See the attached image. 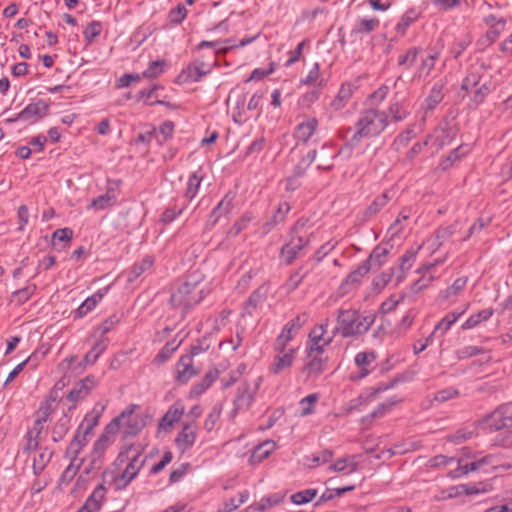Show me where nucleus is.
Returning a JSON list of instances; mask_svg holds the SVG:
<instances>
[{
    "label": "nucleus",
    "instance_id": "nucleus-43",
    "mask_svg": "<svg viewBox=\"0 0 512 512\" xmlns=\"http://www.w3.org/2000/svg\"><path fill=\"white\" fill-rule=\"evenodd\" d=\"M389 253V250L385 246H376L371 252L369 258L366 261H369V264L372 266H381L384 264L386 257Z\"/></svg>",
    "mask_w": 512,
    "mask_h": 512
},
{
    "label": "nucleus",
    "instance_id": "nucleus-31",
    "mask_svg": "<svg viewBox=\"0 0 512 512\" xmlns=\"http://www.w3.org/2000/svg\"><path fill=\"white\" fill-rule=\"evenodd\" d=\"M301 85H312L315 88L322 89L326 85V81L321 76L320 66L314 63L307 76L300 80Z\"/></svg>",
    "mask_w": 512,
    "mask_h": 512
},
{
    "label": "nucleus",
    "instance_id": "nucleus-36",
    "mask_svg": "<svg viewBox=\"0 0 512 512\" xmlns=\"http://www.w3.org/2000/svg\"><path fill=\"white\" fill-rule=\"evenodd\" d=\"M82 464V460L79 458H72L70 464L66 467V469L63 471L60 479H59V486L63 487L68 485L73 478L76 476L78 469L80 468Z\"/></svg>",
    "mask_w": 512,
    "mask_h": 512
},
{
    "label": "nucleus",
    "instance_id": "nucleus-44",
    "mask_svg": "<svg viewBox=\"0 0 512 512\" xmlns=\"http://www.w3.org/2000/svg\"><path fill=\"white\" fill-rule=\"evenodd\" d=\"M41 428L32 427L26 435V444L24 450L27 452H36L39 447V435L41 434Z\"/></svg>",
    "mask_w": 512,
    "mask_h": 512
},
{
    "label": "nucleus",
    "instance_id": "nucleus-32",
    "mask_svg": "<svg viewBox=\"0 0 512 512\" xmlns=\"http://www.w3.org/2000/svg\"><path fill=\"white\" fill-rule=\"evenodd\" d=\"M52 458V452L47 448H39L33 456V471L40 474Z\"/></svg>",
    "mask_w": 512,
    "mask_h": 512
},
{
    "label": "nucleus",
    "instance_id": "nucleus-45",
    "mask_svg": "<svg viewBox=\"0 0 512 512\" xmlns=\"http://www.w3.org/2000/svg\"><path fill=\"white\" fill-rule=\"evenodd\" d=\"M389 114L394 121H402L409 114V110L404 103L396 101L390 104Z\"/></svg>",
    "mask_w": 512,
    "mask_h": 512
},
{
    "label": "nucleus",
    "instance_id": "nucleus-25",
    "mask_svg": "<svg viewBox=\"0 0 512 512\" xmlns=\"http://www.w3.org/2000/svg\"><path fill=\"white\" fill-rule=\"evenodd\" d=\"M494 310L492 308H485L477 313L471 314L461 325V330H471L477 328L482 323L488 321L493 316Z\"/></svg>",
    "mask_w": 512,
    "mask_h": 512
},
{
    "label": "nucleus",
    "instance_id": "nucleus-17",
    "mask_svg": "<svg viewBox=\"0 0 512 512\" xmlns=\"http://www.w3.org/2000/svg\"><path fill=\"white\" fill-rule=\"evenodd\" d=\"M106 487L99 484L76 512H99L106 498Z\"/></svg>",
    "mask_w": 512,
    "mask_h": 512
},
{
    "label": "nucleus",
    "instance_id": "nucleus-61",
    "mask_svg": "<svg viewBox=\"0 0 512 512\" xmlns=\"http://www.w3.org/2000/svg\"><path fill=\"white\" fill-rule=\"evenodd\" d=\"M464 488L463 484L451 486L441 492V495L439 496V499H451L456 498L464 495Z\"/></svg>",
    "mask_w": 512,
    "mask_h": 512
},
{
    "label": "nucleus",
    "instance_id": "nucleus-33",
    "mask_svg": "<svg viewBox=\"0 0 512 512\" xmlns=\"http://www.w3.org/2000/svg\"><path fill=\"white\" fill-rule=\"evenodd\" d=\"M461 316H463V312H449L436 324L433 333H440V335H444Z\"/></svg>",
    "mask_w": 512,
    "mask_h": 512
},
{
    "label": "nucleus",
    "instance_id": "nucleus-38",
    "mask_svg": "<svg viewBox=\"0 0 512 512\" xmlns=\"http://www.w3.org/2000/svg\"><path fill=\"white\" fill-rule=\"evenodd\" d=\"M419 17V13L416 9H408L400 18L395 29L399 35H404L408 27L414 23Z\"/></svg>",
    "mask_w": 512,
    "mask_h": 512
},
{
    "label": "nucleus",
    "instance_id": "nucleus-1",
    "mask_svg": "<svg viewBox=\"0 0 512 512\" xmlns=\"http://www.w3.org/2000/svg\"><path fill=\"white\" fill-rule=\"evenodd\" d=\"M146 462L144 448L139 444L124 445L114 463L113 470L105 473L116 491L125 489L139 474Z\"/></svg>",
    "mask_w": 512,
    "mask_h": 512
},
{
    "label": "nucleus",
    "instance_id": "nucleus-3",
    "mask_svg": "<svg viewBox=\"0 0 512 512\" xmlns=\"http://www.w3.org/2000/svg\"><path fill=\"white\" fill-rule=\"evenodd\" d=\"M372 323L371 317L363 316L355 310H343L338 315L334 333H340L343 337L360 335L368 331Z\"/></svg>",
    "mask_w": 512,
    "mask_h": 512
},
{
    "label": "nucleus",
    "instance_id": "nucleus-11",
    "mask_svg": "<svg viewBox=\"0 0 512 512\" xmlns=\"http://www.w3.org/2000/svg\"><path fill=\"white\" fill-rule=\"evenodd\" d=\"M376 353L374 351H361L356 354L354 362L358 371L350 375V379L358 381L368 376L373 370L376 362Z\"/></svg>",
    "mask_w": 512,
    "mask_h": 512
},
{
    "label": "nucleus",
    "instance_id": "nucleus-20",
    "mask_svg": "<svg viewBox=\"0 0 512 512\" xmlns=\"http://www.w3.org/2000/svg\"><path fill=\"white\" fill-rule=\"evenodd\" d=\"M196 440V426L194 424H185L175 439L177 448L184 453L190 449Z\"/></svg>",
    "mask_w": 512,
    "mask_h": 512
},
{
    "label": "nucleus",
    "instance_id": "nucleus-39",
    "mask_svg": "<svg viewBox=\"0 0 512 512\" xmlns=\"http://www.w3.org/2000/svg\"><path fill=\"white\" fill-rule=\"evenodd\" d=\"M443 99V85L442 84H435L429 95L424 101V108L426 110H432L434 109Z\"/></svg>",
    "mask_w": 512,
    "mask_h": 512
},
{
    "label": "nucleus",
    "instance_id": "nucleus-22",
    "mask_svg": "<svg viewBox=\"0 0 512 512\" xmlns=\"http://www.w3.org/2000/svg\"><path fill=\"white\" fill-rule=\"evenodd\" d=\"M195 374L196 370L193 368L192 357L190 355L182 356L176 365V380L181 383H186Z\"/></svg>",
    "mask_w": 512,
    "mask_h": 512
},
{
    "label": "nucleus",
    "instance_id": "nucleus-23",
    "mask_svg": "<svg viewBox=\"0 0 512 512\" xmlns=\"http://www.w3.org/2000/svg\"><path fill=\"white\" fill-rule=\"evenodd\" d=\"M358 470V461L355 455L337 459L328 467L329 472H337L345 475L352 474Z\"/></svg>",
    "mask_w": 512,
    "mask_h": 512
},
{
    "label": "nucleus",
    "instance_id": "nucleus-42",
    "mask_svg": "<svg viewBox=\"0 0 512 512\" xmlns=\"http://www.w3.org/2000/svg\"><path fill=\"white\" fill-rule=\"evenodd\" d=\"M202 182V175L199 171L194 172L188 179L185 197L192 200L197 194Z\"/></svg>",
    "mask_w": 512,
    "mask_h": 512
},
{
    "label": "nucleus",
    "instance_id": "nucleus-64",
    "mask_svg": "<svg viewBox=\"0 0 512 512\" xmlns=\"http://www.w3.org/2000/svg\"><path fill=\"white\" fill-rule=\"evenodd\" d=\"M480 82V75L477 72L471 71L463 80L462 88L467 92L473 90Z\"/></svg>",
    "mask_w": 512,
    "mask_h": 512
},
{
    "label": "nucleus",
    "instance_id": "nucleus-49",
    "mask_svg": "<svg viewBox=\"0 0 512 512\" xmlns=\"http://www.w3.org/2000/svg\"><path fill=\"white\" fill-rule=\"evenodd\" d=\"M69 430V418L67 416H63L59 419V421L56 423L55 427L53 428L52 432V439L55 442H58L63 439V437L66 435V433Z\"/></svg>",
    "mask_w": 512,
    "mask_h": 512
},
{
    "label": "nucleus",
    "instance_id": "nucleus-2",
    "mask_svg": "<svg viewBox=\"0 0 512 512\" xmlns=\"http://www.w3.org/2000/svg\"><path fill=\"white\" fill-rule=\"evenodd\" d=\"M387 125L388 118L384 111L377 109L363 111L355 124V131L350 139V143L339 151L338 156L349 158L351 156L350 146L358 144L363 139L378 136Z\"/></svg>",
    "mask_w": 512,
    "mask_h": 512
},
{
    "label": "nucleus",
    "instance_id": "nucleus-60",
    "mask_svg": "<svg viewBox=\"0 0 512 512\" xmlns=\"http://www.w3.org/2000/svg\"><path fill=\"white\" fill-rule=\"evenodd\" d=\"M444 135H445V129L438 128L434 131V134L432 136H430L428 141H426L424 144L425 145H427V144L435 145L437 147V149L441 148L442 146H444L447 143L446 139H444Z\"/></svg>",
    "mask_w": 512,
    "mask_h": 512
},
{
    "label": "nucleus",
    "instance_id": "nucleus-19",
    "mask_svg": "<svg viewBox=\"0 0 512 512\" xmlns=\"http://www.w3.org/2000/svg\"><path fill=\"white\" fill-rule=\"evenodd\" d=\"M106 408V404L103 402H97L91 411H89L78 429L82 430L86 434H91L93 429L98 425L99 419Z\"/></svg>",
    "mask_w": 512,
    "mask_h": 512
},
{
    "label": "nucleus",
    "instance_id": "nucleus-8",
    "mask_svg": "<svg viewBox=\"0 0 512 512\" xmlns=\"http://www.w3.org/2000/svg\"><path fill=\"white\" fill-rule=\"evenodd\" d=\"M510 427H512V404L500 405L479 423V428L487 432Z\"/></svg>",
    "mask_w": 512,
    "mask_h": 512
},
{
    "label": "nucleus",
    "instance_id": "nucleus-63",
    "mask_svg": "<svg viewBox=\"0 0 512 512\" xmlns=\"http://www.w3.org/2000/svg\"><path fill=\"white\" fill-rule=\"evenodd\" d=\"M73 237V231L70 228L57 229L52 235V241L55 245L57 241L68 243Z\"/></svg>",
    "mask_w": 512,
    "mask_h": 512
},
{
    "label": "nucleus",
    "instance_id": "nucleus-34",
    "mask_svg": "<svg viewBox=\"0 0 512 512\" xmlns=\"http://www.w3.org/2000/svg\"><path fill=\"white\" fill-rule=\"evenodd\" d=\"M333 458V452L331 450L325 449L318 451L312 455L306 456L304 459V464L308 468H315L322 464L328 463Z\"/></svg>",
    "mask_w": 512,
    "mask_h": 512
},
{
    "label": "nucleus",
    "instance_id": "nucleus-40",
    "mask_svg": "<svg viewBox=\"0 0 512 512\" xmlns=\"http://www.w3.org/2000/svg\"><path fill=\"white\" fill-rule=\"evenodd\" d=\"M485 22L490 26L487 36L494 41L505 29V20L503 18L496 19L495 16L489 15L485 18Z\"/></svg>",
    "mask_w": 512,
    "mask_h": 512
},
{
    "label": "nucleus",
    "instance_id": "nucleus-4",
    "mask_svg": "<svg viewBox=\"0 0 512 512\" xmlns=\"http://www.w3.org/2000/svg\"><path fill=\"white\" fill-rule=\"evenodd\" d=\"M203 289L196 281L180 283L172 292L171 304L178 309L186 310L203 299Z\"/></svg>",
    "mask_w": 512,
    "mask_h": 512
},
{
    "label": "nucleus",
    "instance_id": "nucleus-54",
    "mask_svg": "<svg viewBox=\"0 0 512 512\" xmlns=\"http://www.w3.org/2000/svg\"><path fill=\"white\" fill-rule=\"evenodd\" d=\"M289 211H290L289 203L285 202V201L280 202L277 207L276 212L273 215L272 222L267 224L269 226L267 230H270V228L273 225L282 222L285 219V217Z\"/></svg>",
    "mask_w": 512,
    "mask_h": 512
},
{
    "label": "nucleus",
    "instance_id": "nucleus-7",
    "mask_svg": "<svg viewBox=\"0 0 512 512\" xmlns=\"http://www.w3.org/2000/svg\"><path fill=\"white\" fill-rule=\"evenodd\" d=\"M261 383L262 378L256 377L250 381L246 380L238 386L236 396L233 401V409L231 412L232 417H235L238 413L247 411L250 408Z\"/></svg>",
    "mask_w": 512,
    "mask_h": 512
},
{
    "label": "nucleus",
    "instance_id": "nucleus-37",
    "mask_svg": "<svg viewBox=\"0 0 512 512\" xmlns=\"http://www.w3.org/2000/svg\"><path fill=\"white\" fill-rule=\"evenodd\" d=\"M371 265L369 261H363L346 278L345 283L358 285L362 279L369 273Z\"/></svg>",
    "mask_w": 512,
    "mask_h": 512
},
{
    "label": "nucleus",
    "instance_id": "nucleus-50",
    "mask_svg": "<svg viewBox=\"0 0 512 512\" xmlns=\"http://www.w3.org/2000/svg\"><path fill=\"white\" fill-rule=\"evenodd\" d=\"M431 3L440 11L448 12L466 4V0H430Z\"/></svg>",
    "mask_w": 512,
    "mask_h": 512
},
{
    "label": "nucleus",
    "instance_id": "nucleus-41",
    "mask_svg": "<svg viewBox=\"0 0 512 512\" xmlns=\"http://www.w3.org/2000/svg\"><path fill=\"white\" fill-rule=\"evenodd\" d=\"M464 488V495H479V494H485L492 490V485L487 482H478V483H468L463 484Z\"/></svg>",
    "mask_w": 512,
    "mask_h": 512
},
{
    "label": "nucleus",
    "instance_id": "nucleus-27",
    "mask_svg": "<svg viewBox=\"0 0 512 512\" xmlns=\"http://www.w3.org/2000/svg\"><path fill=\"white\" fill-rule=\"evenodd\" d=\"M276 449V443L272 440L264 441L256 446L250 456L249 462L256 465L265 460Z\"/></svg>",
    "mask_w": 512,
    "mask_h": 512
},
{
    "label": "nucleus",
    "instance_id": "nucleus-46",
    "mask_svg": "<svg viewBox=\"0 0 512 512\" xmlns=\"http://www.w3.org/2000/svg\"><path fill=\"white\" fill-rule=\"evenodd\" d=\"M35 290L36 286L34 284L27 285L26 287L13 293L12 302H15L18 305L24 304L32 297Z\"/></svg>",
    "mask_w": 512,
    "mask_h": 512
},
{
    "label": "nucleus",
    "instance_id": "nucleus-52",
    "mask_svg": "<svg viewBox=\"0 0 512 512\" xmlns=\"http://www.w3.org/2000/svg\"><path fill=\"white\" fill-rule=\"evenodd\" d=\"M51 415L50 405L47 403L41 404L37 413L33 427L41 428V431L44 428V424L48 421Z\"/></svg>",
    "mask_w": 512,
    "mask_h": 512
},
{
    "label": "nucleus",
    "instance_id": "nucleus-18",
    "mask_svg": "<svg viewBox=\"0 0 512 512\" xmlns=\"http://www.w3.org/2000/svg\"><path fill=\"white\" fill-rule=\"evenodd\" d=\"M317 129V119L313 117L306 118L296 126L294 137L297 142L307 143L316 133Z\"/></svg>",
    "mask_w": 512,
    "mask_h": 512
},
{
    "label": "nucleus",
    "instance_id": "nucleus-29",
    "mask_svg": "<svg viewBox=\"0 0 512 512\" xmlns=\"http://www.w3.org/2000/svg\"><path fill=\"white\" fill-rule=\"evenodd\" d=\"M88 437L89 434H86L80 429H77L76 434L73 438V440L70 442L66 455L68 457L72 458H78L79 453L82 451V449L87 445L88 443Z\"/></svg>",
    "mask_w": 512,
    "mask_h": 512
},
{
    "label": "nucleus",
    "instance_id": "nucleus-35",
    "mask_svg": "<svg viewBox=\"0 0 512 512\" xmlns=\"http://www.w3.org/2000/svg\"><path fill=\"white\" fill-rule=\"evenodd\" d=\"M380 25V21L379 19L373 17V18H368V17H361L359 19H357L355 25H354V28H353V32L357 33V34H369L371 32H373L374 30H376Z\"/></svg>",
    "mask_w": 512,
    "mask_h": 512
},
{
    "label": "nucleus",
    "instance_id": "nucleus-16",
    "mask_svg": "<svg viewBox=\"0 0 512 512\" xmlns=\"http://www.w3.org/2000/svg\"><path fill=\"white\" fill-rule=\"evenodd\" d=\"M304 319L300 316H297L286 323V325L281 330L280 334L277 336L274 345L283 346V347H293L290 345V342L295 338V336L299 333Z\"/></svg>",
    "mask_w": 512,
    "mask_h": 512
},
{
    "label": "nucleus",
    "instance_id": "nucleus-26",
    "mask_svg": "<svg viewBox=\"0 0 512 512\" xmlns=\"http://www.w3.org/2000/svg\"><path fill=\"white\" fill-rule=\"evenodd\" d=\"M107 290V288L100 289L92 296L88 297L75 311V317L82 318L92 311L106 295Z\"/></svg>",
    "mask_w": 512,
    "mask_h": 512
},
{
    "label": "nucleus",
    "instance_id": "nucleus-53",
    "mask_svg": "<svg viewBox=\"0 0 512 512\" xmlns=\"http://www.w3.org/2000/svg\"><path fill=\"white\" fill-rule=\"evenodd\" d=\"M317 492L315 489H306L291 496V501L296 505H303L312 501Z\"/></svg>",
    "mask_w": 512,
    "mask_h": 512
},
{
    "label": "nucleus",
    "instance_id": "nucleus-21",
    "mask_svg": "<svg viewBox=\"0 0 512 512\" xmlns=\"http://www.w3.org/2000/svg\"><path fill=\"white\" fill-rule=\"evenodd\" d=\"M468 282L467 277L457 278L449 287L442 290L439 294V298L442 301L449 303L456 302L457 298L462 294Z\"/></svg>",
    "mask_w": 512,
    "mask_h": 512
},
{
    "label": "nucleus",
    "instance_id": "nucleus-10",
    "mask_svg": "<svg viewBox=\"0 0 512 512\" xmlns=\"http://www.w3.org/2000/svg\"><path fill=\"white\" fill-rule=\"evenodd\" d=\"M329 326L328 320L316 325L309 333L306 350H311L312 353L323 352L329 346L336 333L332 334L327 332Z\"/></svg>",
    "mask_w": 512,
    "mask_h": 512
},
{
    "label": "nucleus",
    "instance_id": "nucleus-58",
    "mask_svg": "<svg viewBox=\"0 0 512 512\" xmlns=\"http://www.w3.org/2000/svg\"><path fill=\"white\" fill-rule=\"evenodd\" d=\"M105 349L106 344L103 341L96 343L94 347L86 354V362L90 364L95 363L98 357L104 352Z\"/></svg>",
    "mask_w": 512,
    "mask_h": 512
},
{
    "label": "nucleus",
    "instance_id": "nucleus-24",
    "mask_svg": "<svg viewBox=\"0 0 512 512\" xmlns=\"http://www.w3.org/2000/svg\"><path fill=\"white\" fill-rule=\"evenodd\" d=\"M306 352L308 359L305 366L306 371L309 374L319 375L325 369L327 358L324 356L323 352L312 353L311 350H306Z\"/></svg>",
    "mask_w": 512,
    "mask_h": 512
},
{
    "label": "nucleus",
    "instance_id": "nucleus-12",
    "mask_svg": "<svg viewBox=\"0 0 512 512\" xmlns=\"http://www.w3.org/2000/svg\"><path fill=\"white\" fill-rule=\"evenodd\" d=\"M212 66L204 62H194L184 68L177 77L180 84H190L200 81L204 76L209 74Z\"/></svg>",
    "mask_w": 512,
    "mask_h": 512
},
{
    "label": "nucleus",
    "instance_id": "nucleus-55",
    "mask_svg": "<svg viewBox=\"0 0 512 512\" xmlns=\"http://www.w3.org/2000/svg\"><path fill=\"white\" fill-rule=\"evenodd\" d=\"M392 276H393L392 270L387 271V272H382L381 274L377 275L372 281L373 288L377 292L382 291L388 285V283L391 281Z\"/></svg>",
    "mask_w": 512,
    "mask_h": 512
},
{
    "label": "nucleus",
    "instance_id": "nucleus-56",
    "mask_svg": "<svg viewBox=\"0 0 512 512\" xmlns=\"http://www.w3.org/2000/svg\"><path fill=\"white\" fill-rule=\"evenodd\" d=\"M318 400L317 394H310L303 399H301L299 405L301 408V415L307 416L313 413V406Z\"/></svg>",
    "mask_w": 512,
    "mask_h": 512
},
{
    "label": "nucleus",
    "instance_id": "nucleus-28",
    "mask_svg": "<svg viewBox=\"0 0 512 512\" xmlns=\"http://www.w3.org/2000/svg\"><path fill=\"white\" fill-rule=\"evenodd\" d=\"M219 371L217 369L209 370L204 378L197 384L193 385L190 390V397H199L202 395L208 388L212 386V384L219 377Z\"/></svg>",
    "mask_w": 512,
    "mask_h": 512
},
{
    "label": "nucleus",
    "instance_id": "nucleus-62",
    "mask_svg": "<svg viewBox=\"0 0 512 512\" xmlns=\"http://www.w3.org/2000/svg\"><path fill=\"white\" fill-rule=\"evenodd\" d=\"M476 434V428H463L458 430L452 437L451 440L455 443H460L473 438Z\"/></svg>",
    "mask_w": 512,
    "mask_h": 512
},
{
    "label": "nucleus",
    "instance_id": "nucleus-9",
    "mask_svg": "<svg viewBox=\"0 0 512 512\" xmlns=\"http://www.w3.org/2000/svg\"><path fill=\"white\" fill-rule=\"evenodd\" d=\"M273 350L274 357L270 366V372L278 375L293 366L299 351V346L283 347L274 345Z\"/></svg>",
    "mask_w": 512,
    "mask_h": 512
},
{
    "label": "nucleus",
    "instance_id": "nucleus-48",
    "mask_svg": "<svg viewBox=\"0 0 512 512\" xmlns=\"http://www.w3.org/2000/svg\"><path fill=\"white\" fill-rule=\"evenodd\" d=\"M103 30L102 23L99 21L90 22L83 31V36L88 43H92Z\"/></svg>",
    "mask_w": 512,
    "mask_h": 512
},
{
    "label": "nucleus",
    "instance_id": "nucleus-13",
    "mask_svg": "<svg viewBox=\"0 0 512 512\" xmlns=\"http://www.w3.org/2000/svg\"><path fill=\"white\" fill-rule=\"evenodd\" d=\"M119 195V182L108 181L107 190L103 195L94 198L91 203L87 206V209L94 211H100L113 206Z\"/></svg>",
    "mask_w": 512,
    "mask_h": 512
},
{
    "label": "nucleus",
    "instance_id": "nucleus-5",
    "mask_svg": "<svg viewBox=\"0 0 512 512\" xmlns=\"http://www.w3.org/2000/svg\"><path fill=\"white\" fill-rule=\"evenodd\" d=\"M137 408L136 405L127 407L110 422L116 424L115 431L117 433L119 430H122L124 434L134 436L140 433L146 426V417L136 412Z\"/></svg>",
    "mask_w": 512,
    "mask_h": 512
},
{
    "label": "nucleus",
    "instance_id": "nucleus-14",
    "mask_svg": "<svg viewBox=\"0 0 512 512\" xmlns=\"http://www.w3.org/2000/svg\"><path fill=\"white\" fill-rule=\"evenodd\" d=\"M115 427V423L107 424L103 433L94 442L92 451L94 460H101L107 449L114 443L117 434Z\"/></svg>",
    "mask_w": 512,
    "mask_h": 512
},
{
    "label": "nucleus",
    "instance_id": "nucleus-30",
    "mask_svg": "<svg viewBox=\"0 0 512 512\" xmlns=\"http://www.w3.org/2000/svg\"><path fill=\"white\" fill-rule=\"evenodd\" d=\"M184 413V406L180 403L173 404L163 416L160 422V428L170 429L174 423L178 422Z\"/></svg>",
    "mask_w": 512,
    "mask_h": 512
},
{
    "label": "nucleus",
    "instance_id": "nucleus-47",
    "mask_svg": "<svg viewBox=\"0 0 512 512\" xmlns=\"http://www.w3.org/2000/svg\"><path fill=\"white\" fill-rule=\"evenodd\" d=\"M153 262L154 260L151 256H146L139 263H136L132 268L129 280L133 281L135 278L142 275L145 271L152 267Z\"/></svg>",
    "mask_w": 512,
    "mask_h": 512
},
{
    "label": "nucleus",
    "instance_id": "nucleus-57",
    "mask_svg": "<svg viewBox=\"0 0 512 512\" xmlns=\"http://www.w3.org/2000/svg\"><path fill=\"white\" fill-rule=\"evenodd\" d=\"M276 65L275 63H270L268 68H256L251 72L250 77L247 81H259L269 75H271L275 71Z\"/></svg>",
    "mask_w": 512,
    "mask_h": 512
},
{
    "label": "nucleus",
    "instance_id": "nucleus-6",
    "mask_svg": "<svg viewBox=\"0 0 512 512\" xmlns=\"http://www.w3.org/2000/svg\"><path fill=\"white\" fill-rule=\"evenodd\" d=\"M432 466H452L455 465L456 468L453 470H450L448 473V476L452 479H456L459 477H462L464 475H467L469 472L480 470V468L483 466V464L488 462V457H482L478 460L472 461L470 463L465 462L463 458H454V457H447L444 455H439L434 457L432 460Z\"/></svg>",
    "mask_w": 512,
    "mask_h": 512
},
{
    "label": "nucleus",
    "instance_id": "nucleus-15",
    "mask_svg": "<svg viewBox=\"0 0 512 512\" xmlns=\"http://www.w3.org/2000/svg\"><path fill=\"white\" fill-rule=\"evenodd\" d=\"M49 112V104L44 100H37L28 104L21 112L18 113V119L23 122L35 123L45 117Z\"/></svg>",
    "mask_w": 512,
    "mask_h": 512
},
{
    "label": "nucleus",
    "instance_id": "nucleus-59",
    "mask_svg": "<svg viewBox=\"0 0 512 512\" xmlns=\"http://www.w3.org/2000/svg\"><path fill=\"white\" fill-rule=\"evenodd\" d=\"M403 300V296L392 295L386 301H384L380 306V311L382 314H388L396 309L398 304Z\"/></svg>",
    "mask_w": 512,
    "mask_h": 512
},
{
    "label": "nucleus",
    "instance_id": "nucleus-51",
    "mask_svg": "<svg viewBox=\"0 0 512 512\" xmlns=\"http://www.w3.org/2000/svg\"><path fill=\"white\" fill-rule=\"evenodd\" d=\"M164 65L163 60L152 61L141 76L148 79L157 78L164 72Z\"/></svg>",
    "mask_w": 512,
    "mask_h": 512
}]
</instances>
